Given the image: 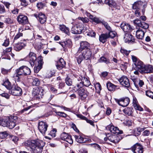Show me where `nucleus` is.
<instances>
[{
    "label": "nucleus",
    "instance_id": "16",
    "mask_svg": "<svg viewBox=\"0 0 153 153\" xmlns=\"http://www.w3.org/2000/svg\"><path fill=\"white\" fill-rule=\"evenodd\" d=\"M43 90L42 88H38L34 90L33 94L34 95L35 98L39 99L42 98V96L43 94Z\"/></svg>",
    "mask_w": 153,
    "mask_h": 153
},
{
    "label": "nucleus",
    "instance_id": "62",
    "mask_svg": "<svg viewBox=\"0 0 153 153\" xmlns=\"http://www.w3.org/2000/svg\"><path fill=\"white\" fill-rule=\"evenodd\" d=\"M58 115L62 117H66L67 116V114L63 112L59 111V112H58Z\"/></svg>",
    "mask_w": 153,
    "mask_h": 153
},
{
    "label": "nucleus",
    "instance_id": "18",
    "mask_svg": "<svg viewBox=\"0 0 153 153\" xmlns=\"http://www.w3.org/2000/svg\"><path fill=\"white\" fill-rule=\"evenodd\" d=\"M118 81L120 84L123 86L127 88L129 87L130 85L129 81V79L127 77L123 76L120 77Z\"/></svg>",
    "mask_w": 153,
    "mask_h": 153
},
{
    "label": "nucleus",
    "instance_id": "44",
    "mask_svg": "<svg viewBox=\"0 0 153 153\" xmlns=\"http://www.w3.org/2000/svg\"><path fill=\"white\" fill-rule=\"evenodd\" d=\"M131 59L134 65H136V63H137L138 62H139L140 61L136 56L134 55L131 56Z\"/></svg>",
    "mask_w": 153,
    "mask_h": 153
},
{
    "label": "nucleus",
    "instance_id": "26",
    "mask_svg": "<svg viewBox=\"0 0 153 153\" xmlns=\"http://www.w3.org/2000/svg\"><path fill=\"white\" fill-rule=\"evenodd\" d=\"M26 46L25 43L23 42H20L15 44L14 45V49L16 51H19Z\"/></svg>",
    "mask_w": 153,
    "mask_h": 153
},
{
    "label": "nucleus",
    "instance_id": "28",
    "mask_svg": "<svg viewBox=\"0 0 153 153\" xmlns=\"http://www.w3.org/2000/svg\"><path fill=\"white\" fill-rule=\"evenodd\" d=\"M143 3L140 1L135 2L132 5V9L134 10L140 9L142 6Z\"/></svg>",
    "mask_w": 153,
    "mask_h": 153
},
{
    "label": "nucleus",
    "instance_id": "43",
    "mask_svg": "<svg viewBox=\"0 0 153 153\" xmlns=\"http://www.w3.org/2000/svg\"><path fill=\"white\" fill-rule=\"evenodd\" d=\"M53 74V72L51 71L48 70L46 73L45 77L47 78H49L52 77Z\"/></svg>",
    "mask_w": 153,
    "mask_h": 153
},
{
    "label": "nucleus",
    "instance_id": "38",
    "mask_svg": "<svg viewBox=\"0 0 153 153\" xmlns=\"http://www.w3.org/2000/svg\"><path fill=\"white\" fill-rule=\"evenodd\" d=\"M108 31L109 33H108V38H113L115 37L116 34V33L115 31H112V29L111 31Z\"/></svg>",
    "mask_w": 153,
    "mask_h": 153
},
{
    "label": "nucleus",
    "instance_id": "25",
    "mask_svg": "<svg viewBox=\"0 0 153 153\" xmlns=\"http://www.w3.org/2000/svg\"><path fill=\"white\" fill-rule=\"evenodd\" d=\"M65 65V62L64 61L63 59L60 58L59 60L57 62L56 66L57 68L60 70L62 69L64 67Z\"/></svg>",
    "mask_w": 153,
    "mask_h": 153
},
{
    "label": "nucleus",
    "instance_id": "40",
    "mask_svg": "<svg viewBox=\"0 0 153 153\" xmlns=\"http://www.w3.org/2000/svg\"><path fill=\"white\" fill-rule=\"evenodd\" d=\"M130 52V51H127L126 50L121 48L120 50L121 53L126 56H128Z\"/></svg>",
    "mask_w": 153,
    "mask_h": 153
},
{
    "label": "nucleus",
    "instance_id": "14",
    "mask_svg": "<svg viewBox=\"0 0 153 153\" xmlns=\"http://www.w3.org/2000/svg\"><path fill=\"white\" fill-rule=\"evenodd\" d=\"M60 138L62 140L66 141L70 144H72L73 143L71 136L65 132H64L61 134Z\"/></svg>",
    "mask_w": 153,
    "mask_h": 153
},
{
    "label": "nucleus",
    "instance_id": "45",
    "mask_svg": "<svg viewBox=\"0 0 153 153\" xmlns=\"http://www.w3.org/2000/svg\"><path fill=\"white\" fill-rule=\"evenodd\" d=\"M149 25L148 24L144 22H142L140 26V27L145 29H147L148 28Z\"/></svg>",
    "mask_w": 153,
    "mask_h": 153
},
{
    "label": "nucleus",
    "instance_id": "19",
    "mask_svg": "<svg viewBox=\"0 0 153 153\" xmlns=\"http://www.w3.org/2000/svg\"><path fill=\"white\" fill-rule=\"evenodd\" d=\"M17 20L19 24L22 25L25 24L28 22L27 16L23 15H19L17 17Z\"/></svg>",
    "mask_w": 153,
    "mask_h": 153
},
{
    "label": "nucleus",
    "instance_id": "54",
    "mask_svg": "<svg viewBox=\"0 0 153 153\" xmlns=\"http://www.w3.org/2000/svg\"><path fill=\"white\" fill-rule=\"evenodd\" d=\"M146 94L147 96L151 98L153 97V92L149 91H146Z\"/></svg>",
    "mask_w": 153,
    "mask_h": 153
},
{
    "label": "nucleus",
    "instance_id": "21",
    "mask_svg": "<svg viewBox=\"0 0 153 153\" xmlns=\"http://www.w3.org/2000/svg\"><path fill=\"white\" fill-rule=\"evenodd\" d=\"M34 16L38 20L41 24H44L46 20V18L45 14L40 13L38 14H34Z\"/></svg>",
    "mask_w": 153,
    "mask_h": 153
},
{
    "label": "nucleus",
    "instance_id": "13",
    "mask_svg": "<svg viewBox=\"0 0 153 153\" xmlns=\"http://www.w3.org/2000/svg\"><path fill=\"white\" fill-rule=\"evenodd\" d=\"M106 128L107 130L110 131V132L113 134H122L123 133L122 131L120 130L116 127H114L112 125H109L107 126Z\"/></svg>",
    "mask_w": 153,
    "mask_h": 153
},
{
    "label": "nucleus",
    "instance_id": "30",
    "mask_svg": "<svg viewBox=\"0 0 153 153\" xmlns=\"http://www.w3.org/2000/svg\"><path fill=\"white\" fill-rule=\"evenodd\" d=\"M145 33L142 30H138L136 32V36L137 39H142L144 37Z\"/></svg>",
    "mask_w": 153,
    "mask_h": 153
},
{
    "label": "nucleus",
    "instance_id": "31",
    "mask_svg": "<svg viewBox=\"0 0 153 153\" xmlns=\"http://www.w3.org/2000/svg\"><path fill=\"white\" fill-rule=\"evenodd\" d=\"M106 86L108 90L110 91H114L117 86L111 83L110 82H108L106 84Z\"/></svg>",
    "mask_w": 153,
    "mask_h": 153
},
{
    "label": "nucleus",
    "instance_id": "42",
    "mask_svg": "<svg viewBox=\"0 0 153 153\" xmlns=\"http://www.w3.org/2000/svg\"><path fill=\"white\" fill-rule=\"evenodd\" d=\"M65 82L66 84L68 86H71L72 84V81L71 79L68 77L65 79Z\"/></svg>",
    "mask_w": 153,
    "mask_h": 153
},
{
    "label": "nucleus",
    "instance_id": "10",
    "mask_svg": "<svg viewBox=\"0 0 153 153\" xmlns=\"http://www.w3.org/2000/svg\"><path fill=\"white\" fill-rule=\"evenodd\" d=\"M108 140L114 143H118L120 140L118 136L116 135H112L109 133L106 135V137L104 138V140L105 141H107Z\"/></svg>",
    "mask_w": 153,
    "mask_h": 153
},
{
    "label": "nucleus",
    "instance_id": "22",
    "mask_svg": "<svg viewBox=\"0 0 153 153\" xmlns=\"http://www.w3.org/2000/svg\"><path fill=\"white\" fill-rule=\"evenodd\" d=\"M129 102V98L128 97H125L118 100L117 103L119 105L125 107L127 106L128 105Z\"/></svg>",
    "mask_w": 153,
    "mask_h": 153
},
{
    "label": "nucleus",
    "instance_id": "1",
    "mask_svg": "<svg viewBox=\"0 0 153 153\" xmlns=\"http://www.w3.org/2000/svg\"><path fill=\"white\" fill-rule=\"evenodd\" d=\"M25 145L31 148L34 153H41L45 143L42 140H29L25 142Z\"/></svg>",
    "mask_w": 153,
    "mask_h": 153
},
{
    "label": "nucleus",
    "instance_id": "55",
    "mask_svg": "<svg viewBox=\"0 0 153 153\" xmlns=\"http://www.w3.org/2000/svg\"><path fill=\"white\" fill-rule=\"evenodd\" d=\"M42 68L41 66H39L38 65L34 68V72L36 73H37Z\"/></svg>",
    "mask_w": 153,
    "mask_h": 153
},
{
    "label": "nucleus",
    "instance_id": "5",
    "mask_svg": "<svg viewBox=\"0 0 153 153\" xmlns=\"http://www.w3.org/2000/svg\"><path fill=\"white\" fill-rule=\"evenodd\" d=\"M74 81L75 85L77 88V90L82 88L83 85L88 87L91 84L90 81L86 78L82 76L76 77Z\"/></svg>",
    "mask_w": 153,
    "mask_h": 153
},
{
    "label": "nucleus",
    "instance_id": "52",
    "mask_svg": "<svg viewBox=\"0 0 153 153\" xmlns=\"http://www.w3.org/2000/svg\"><path fill=\"white\" fill-rule=\"evenodd\" d=\"M142 22L140 20L136 19L134 21V24L137 26L140 27L142 24Z\"/></svg>",
    "mask_w": 153,
    "mask_h": 153
},
{
    "label": "nucleus",
    "instance_id": "17",
    "mask_svg": "<svg viewBox=\"0 0 153 153\" xmlns=\"http://www.w3.org/2000/svg\"><path fill=\"white\" fill-rule=\"evenodd\" d=\"M132 150L134 153H143V148L140 144L136 143L131 148Z\"/></svg>",
    "mask_w": 153,
    "mask_h": 153
},
{
    "label": "nucleus",
    "instance_id": "27",
    "mask_svg": "<svg viewBox=\"0 0 153 153\" xmlns=\"http://www.w3.org/2000/svg\"><path fill=\"white\" fill-rule=\"evenodd\" d=\"M145 128L140 127L135 128L132 130V134L136 136H138L141 134V132L144 131Z\"/></svg>",
    "mask_w": 153,
    "mask_h": 153
},
{
    "label": "nucleus",
    "instance_id": "6",
    "mask_svg": "<svg viewBox=\"0 0 153 153\" xmlns=\"http://www.w3.org/2000/svg\"><path fill=\"white\" fill-rule=\"evenodd\" d=\"M74 88H76L77 90H78V94L80 99L82 100H84L87 97L88 94H89V92L87 91L88 90L89 91V89L90 90L91 92H93L94 91L93 89L89 88H88V89H87L86 91L84 89L82 88L77 90V88L76 85H75Z\"/></svg>",
    "mask_w": 153,
    "mask_h": 153
},
{
    "label": "nucleus",
    "instance_id": "33",
    "mask_svg": "<svg viewBox=\"0 0 153 153\" xmlns=\"http://www.w3.org/2000/svg\"><path fill=\"white\" fill-rule=\"evenodd\" d=\"M3 85L9 91L12 87L10 82H9L8 79L7 78L5 79L4 82L3 84Z\"/></svg>",
    "mask_w": 153,
    "mask_h": 153
},
{
    "label": "nucleus",
    "instance_id": "64",
    "mask_svg": "<svg viewBox=\"0 0 153 153\" xmlns=\"http://www.w3.org/2000/svg\"><path fill=\"white\" fill-rule=\"evenodd\" d=\"M21 2V4L24 6H26L28 5V3L25 0H20Z\"/></svg>",
    "mask_w": 153,
    "mask_h": 153
},
{
    "label": "nucleus",
    "instance_id": "51",
    "mask_svg": "<svg viewBox=\"0 0 153 153\" xmlns=\"http://www.w3.org/2000/svg\"><path fill=\"white\" fill-rule=\"evenodd\" d=\"M90 145L92 146L93 147H94L98 150H101L100 146L98 144H97L96 143H94L91 144Z\"/></svg>",
    "mask_w": 153,
    "mask_h": 153
},
{
    "label": "nucleus",
    "instance_id": "36",
    "mask_svg": "<svg viewBox=\"0 0 153 153\" xmlns=\"http://www.w3.org/2000/svg\"><path fill=\"white\" fill-rule=\"evenodd\" d=\"M74 137L76 140L79 143H82L85 142L84 138L80 135H74Z\"/></svg>",
    "mask_w": 153,
    "mask_h": 153
},
{
    "label": "nucleus",
    "instance_id": "7",
    "mask_svg": "<svg viewBox=\"0 0 153 153\" xmlns=\"http://www.w3.org/2000/svg\"><path fill=\"white\" fill-rule=\"evenodd\" d=\"M71 32L74 34H79L85 32L82 25H80L79 23L72 27L71 29Z\"/></svg>",
    "mask_w": 153,
    "mask_h": 153
},
{
    "label": "nucleus",
    "instance_id": "35",
    "mask_svg": "<svg viewBox=\"0 0 153 153\" xmlns=\"http://www.w3.org/2000/svg\"><path fill=\"white\" fill-rule=\"evenodd\" d=\"M132 108L127 107L123 110V112L125 114L130 116L131 115L132 113Z\"/></svg>",
    "mask_w": 153,
    "mask_h": 153
},
{
    "label": "nucleus",
    "instance_id": "2",
    "mask_svg": "<svg viewBox=\"0 0 153 153\" xmlns=\"http://www.w3.org/2000/svg\"><path fill=\"white\" fill-rule=\"evenodd\" d=\"M134 69L139 71L141 74L153 73V67L152 65H145L140 60L136 63Z\"/></svg>",
    "mask_w": 153,
    "mask_h": 153
},
{
    "label": "nucleus",
    "instance_id": "39",
    "mask_svg": "<svg viewBox=\"0 0 153 153\" xmlns=\"http://www.w3.org/2000/svg\"><path fill=\"white\" fill-rule=\"evenodd\" d=\"M99 62H104L106 64L109 63V60L104 56L100 58L99 60Z\"/></svg>",
    "mask_w": 153,
    "mask_h": 153
},
{
    "label": "nucleus",
    "instance_id": "57",
    "mask_svg": "<svg viewBox=\"0 0 153 153\" xmlns=\"http://www.w3.org/2000/svg\"><path fill=\"white\" fill-rule=\"evenodd\" d=\"M10 140L16 143L18 140V138L16 136H13L11 137Z\"/></svg>",
    "mask_w": 153,
    "mask_h": 153
},
{
    "label": "nucleus",
    "instance_id": "29",
    "mask_svg": "<svg viewBox=\"0 0 153 153\" xmlns=\"http://www.w3.org/2000/svg\"><path fill=\"white\" fill-rule=\"evenodd\" d=\"M108 38V33H103L101 34L99 36L100 41L103 43L105 42L107 39Z\"/></svg>",
    "mask_w": 153,
    "mask_h": 153
},
{
    "label": "nucleus",
    "instance_id": "4",
    "mask_svg": "<svg viewBox=\"0 0 153 153\" xmlns=\"http://www.w3.org/2000/svg\"><path fill=\"white\" fill-rule=\"evenodd\" d=\"M92 54V52L90 49L83 51L80 53L77 52L75 54V57L78 63L80 64L82 61L83 58L86 60L89 59Z\"/></svg>",
    "mask_w": 153,
    "mask_h": 153
},
{
    "label": "nucleus",
    "instance_id": "3",
    "mask_svg": "<svg viewBox=\"0 0 153 153\" xmlns=\"http://www.w3.org/2000/svg\"><path fill=\"white\" fill-rule=\"evenodd\" d=\"M16 116L5 117L2 119H0V125L4 127H7L12 129L16 126Z\"/></svg>",
    "mask_w": 153,
    "mask_h": 153
},
{
    "label": "nucleus",
    "instance_id": "8",
    "mask_svg": "<svg viewBox=\"0 0 153 153\" xmlns=\"http://www.w3.org/2000/svg\"><path fill=\"white\" fill-rule=\"evenodd\" d=\"M22 89L15 85H13L10 89L9 91V93L15 96H19L22 94Z\"/></svg>",
    "mask_w": 153,
    "mask_h": 153
},
{
    "label": "nucleus",
    "instance_id": "24",
    "mask_svg": "<svg viewBox=\"0 0 153 153\" xmlns=\"http://www.w3.org/2000/svg\"><path fill=\"white\" fill-rule=\"evenodd\" d=\"M133 36L131 34L129 33H125L124 37V39L125 42L129 43L131 41H133L134 40Z\"/></svg>",
    "mask_w": 153,
    "mask_h": 153
},
{
    "label": "nucleus",
    "instance_id": "49",
    "mask_svg": "<svg viewBox=\"0 0 153 153\" xmlns=\"http://www.w3.org/2000/svg\"><path fill=\"white\" fill-rule=\"evenodd\" d=\"M7 136V134L6 131H3L0 132V138H4Z\"/></svg>",
    "mask_w": 153,
    "mask_h": 153
},
{
    "label": "nucleus",
    "instance_id": "50",
    "mask_svg": "<svg viewBox=\"0 0 153 153\" xmlns=\"http://www.w3.org/2000/svg\"><path fill=\"white\" fill-rule=\"evenodd\" d=\"M10 71V69H6L2 68L1 69V72L3 74H7Z\"/></svg>",
    "mask_w": 153,
    "mask_h": 153
},
{
    "label": "nucleus",
    "instance_id": "48",
    "mask_svg": "<svg viewBox=\"0 0 153 153\" xmlns=\"http://www.w3.org/2000/svg\"><path fill=\"white\" fill-rule=\"evenodd\" d=\"M4 22L7 24H10L13 23V20L10 18H8L5 19Z\"/></svg>",
    "mask_w": 153,
    "mask_h": 153
},
{
    "label": "nucleus",
    "instance_id": "12",
    "mask_svg": "<svg viewBox=\"0 0 153 153\" xmlns=\"http://www.w3.org/2000/svg\"><path fill=\"white\" fill-rule=\"evenodd\" d=\"M90 49V44L86 41H82L80 44V47L77 52L80 53L83 51Z\"/></svg>",
    "mask_w": 153,
    "mask_h": 153
},
{
    "label": "nucleus",
    "instance_id": "56",
    "mask_svg": "<svg viewBox=\"0 0 153 153\" xmlns=\"http://www.w3.org/2000/svg\"><path fill=\"white\" fill-rule=\"evenodd\" d=\"M56 129H53L50 132V134L52 137H55L56 136Z\"/></svg>",
    "mask_w": 153,
    "mask_h": 153
},
{
    "label": "nucleus",
    "instance_id": "41",
    "mask_svg": "<svg viewBox=\"0 0 153 153\" xmlns=\"http://www.w3.org/2000/svg\"><path fill=\"white\" fill-rule=\"evenodd\" d=\"M95 87L96 91L98 93H99L101 90V87L100 84L99 83H96L95 85Z\"/></svg>",
    "mask_w": 153,
    "mask_h": 153
},
{
    "label": "nucleus",
    "instance_id": "32",
    "mask_svg": "<svg viewBox=\"0 0 153 153\" xmlns=\"http://www.w3.org/2000/svg\"><path fill=\"white\" fill-rule=\"evenodd\" d=\"M105 2L111 7H115L116 5V3L114 0H105Z\"/></svg>",
    "mask_w": 153,
    "mask_h": 153
},
{
    "label": "nucleus",
    "instance_id": "61",
    "mask_svg": "<svg viewBox=\"0 0 153 153\" xmlns=\"http://www.w3.org/2000/svg\"><path fill=\"white\" fill-rule=\"evenodd\" d=\"M93 21L97 23H102V22L100 20V19L99 18L95 17L94 18Z\"/></svg>",
    "mask_w": 153,
    "mask_h": 153
},
{
    "label": "nucleus",
    "instance_id": "23",
    "mask_svg": "<svg viewBox=\"0 0 153 153\" xmlns=\"http://www.w3.org/2000/svg\"><path fill=\"white\" fill-rule=\"evenodd\" d=\"M59 43L63 48H71L72 46V43L71 40L68 39L63 42H60Z\"/></svg>",
    "mask_w": 153,
    "mask_h": 153
},
{
    "label": "nucleus",
    "instance_id": "58",
    "mask_svg": "<svg viewBox=\"0 0 153 153\" xmlns=\"http://www.w3.org/2000/svg\"><path fill=\"white\" fill-rule=\"evenodd\" d=\"M44 4L42 2H39L37 3L36 6L38 8H42L44 6Z\"/></svg>",
    "mask_w": 153,
    "mask_h": 153
},
{
    "label": "nucleus",
    "instance_id": "11",
    "mask_svg": "<svg viewBox=\"0 0 153 153\" xmlns=\"http://www.w3.org/2000/svg\"><path fill=\"white\" fill-rule=\"evenodd\" d=\"M48 126V125L46 123L41 121L39 123L38 128L42 134L44 135L45 134Z\"/></svg>",
    "mask_w": 153,
    "mask_h": 153
},
{
    "label": "nucleus",
    "instance_id": "37",
    "mask_svg": "<svg viewBox=\"0 0 153 153\" xmlns=\"http://www.w3.org/2000/svg\"><path fill=\"white\" fill-rule=\"evenodd\" d=\"M102 23L104 25L106 29L108 31H111L112 28L107 22L104 21H102Z\"/></svg>",
    "mask_w": 153,
    "mask_h": 153
},
{
    "label": "nucleus",
    "instance_id": "20",
    "mask_svg": "<svg viewBox=\"0 0 153 153\" xmlns=\"http://www.w3.org/2000/svg\"><path fill=\"white\" fill-rule=\"evenodd\" d=\"M120 27L125 32H130L132 30V28L130 25L125 22L122 23L120 25Z\"/></svg>",
    "mask_w": 153,
    "mask_h": 153
},
{
    "label": "nucleus",
    "instance_id": "9",
    "mask_svg": "<svg viewBox=\"0 0 153 153\" xmlns=\"http://www.w3.org/2000/svg\"><path fill=\"white\" fill-rule=\"evenodd\" d=\"M16 73L19 75H27L30 74L31 73L30 69L25 66H22L16 70Z\"/></svg>",
    "mask_w": 153,
    "mask_h": 153
},
{
    "label": "nucleus",
    "instance_id": "60",
    "mask_svg": "<svg viewBox=\"0 0 153 153\" xmlns=\"http://www.w3.org/2000/svg\"><path fill=\"white\" fill-rule=\"evenodd\" d=\"M5 12V8L3 5H0V13L2 14Z\"/></svg>",
    "mask_w": 153,
    "mask_h": 153
},
{
    "label": "nucleus",
    "instance_id": "59",
    "mask_svg": "<svg viewBox=\"0 0 153 153\" xmlns=\"http://www.w3.org/2000/svg\"><path fill=\"white\" fill-rule=\"evenodd\" d=\"M134 107V108L137 110H138L140 111H143V109L138 104L137 105H135Z\"/></svg>",
    "mask_w": 153,
    "mask_h": 153
},
{
    "label": "nucleus",
    "instance_id": "34",
    "mask_svg": "<svg viewBox=\"0 0 153 153\" xmlns=\"http://www.w3.org/2000/svg\"><path fill=\"white\" fill-rule=\"evenodd\" d=\"M19 33L16 35L14 38V40L17 39L23 36V34L22 32L23 31V30L22 27H20L19 29Z\"/></svg>",
    "mask_w": 153,
    "mask_h": 153
},
{
    "label": "nucleus",
    "instance_id": "46",
    "mask_svg": "<svg viewBox=\"0 0 153 153\" xmlns=\"http://www.w3.org/2000/svg\"><path fill=\"white\" fill-rule=\"evenodd\" d=\"M40 84V81L37 78H35L33 80L32 83L33 85L38 86Z\"/></svg>",
    "mask_w": 153,
    "mask_h": 153
},
{
    "label": "nucleus",
    "instance_id": "47",
    "mask_svg": "<svg viewBox=\"0 0 153 153\" xmlns=\"http://www.w3.org/2000/svg\"><path fill=\"white\" fill-rule=\"evenodd\" d=\"M21 76H22L21 75H19L18 73H16V74L15 75V76H14V78L16 81L19 82L20 81Z\"/></svg>",
    "mask_w": 153,
    "mask_h": 153
},
{
    "label": "nucleus",
    "instance_id": "15",
    "mask_svg": "<svg viewBox=\"0 0 153 153\" xmlns=\"http://www.w3.org/2000/svg\"><path fill=\"white\" fill-rule=\"evenodd\" d=\"M27 58L28 59V61L31 66L32 67L33 66L36 59L35 53L32 52H30L29 54L27 56Z\"/></svg>",
    "mask_w": 153,
    "mask_h": 153
},
{
    "label": "nucleus",
    "instance_id": "63",
    "mask_svg": "<svg viewBox=\"0 0 153 153\" xmlns=\"http://www.w3.org/2000/svg\"><path fill=\"white\" fill-rule=\"evenodd\" d=\"M9 44V39H7L5 40L3 44V45L5 47L8 45Z\"/></svg>",
    "mask_w": 153,
    "mask_h": 153
},
{
    "label": "nucleus",
    "instance_id": "53",
    "mask_svg": "<svg viewBox=\"0 0 153 153\" xmlns=\"http://www.w3.org/2000/svg\"><path fill=\"white\" fill-rule=\"evenodd\" d=\"M78 19L80 20L83 23H87L88 22V19L86 17L83 18L81 17H79Z\"/></svg>",
    "mask_w": 153,
    "mask_h": 153
}]
</instances>
